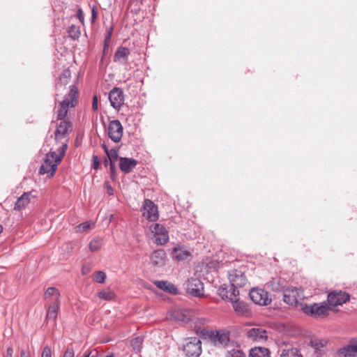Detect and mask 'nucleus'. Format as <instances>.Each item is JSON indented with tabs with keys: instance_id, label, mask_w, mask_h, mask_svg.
Segmentation results:
<instances>
[{
	"instance_id": "40",
	"label": "nucleus",
	"mask_w": 357,
	"mask_h": 357,
	"mask_svg": "<svg viewBox=\"0 0 357 357\" xmlns=\"http://www.w3.org/2000/svg\"><path fill=\"white\" fill-rule=\"evenodd\" d=\"M91 227L90 222H84L83 223L79 224L77 227V230L79 232H84L88 230Z\"/></svg>"
},
{
	"instance_id": "14",
	"label": "nucleus",
	"mask_w": 357,
	"mask_h": 357,
	"mask_svg": "<svg viewBox=\"0 0 357 357\" xmlns=\"http://www.w3.org/2000/svg\"><path fill=\"white\" fill-rule=\"evenodd\" d=\"M349 300V295L342 291H334L328 295V303L331 306H337L345 303Z\"/></svg>"
},
{
	"instance_id": "38",
	"label": "nucleus",
	"mask_w": 357,
	"mask_h": 357,
	"mask_svg": "<svg viewBox=\"0 0 357 357\" xmlns=\"http://www.w3.org/2000/svg\"><path fill=\"white\" fill-rule=\"evenodd\" d=\"M106 275L102 271H97L94 273V280L98 283H104Z\"/></svg>"
},
{
	"instance_id": "1",
	"label": "nucleus",
	"mask_w": 357,
	"mask_h": 357,
	"mask_svg": "<svg viewBox=\"0 0 357 357\" xmlns=\"http://www.w3.org/2000/svg\"><path fill=\"white\" fill-rule=\"evenodd\" d=\"M67 148V143L63 142L58 149V154L55 151H50V153L46 154L44 161L40 168V174H47V176L49 178L53 176L58 165L65 155Z\"/></svg>"
},
{
	"instance_id": "15",
	"label": "nucleus",
	"mask_w": 357,
	"mask_h": 357,
	"mask_svg": "<svg viewBox=\"0 0 357 357\" xmlns=\"http://www.w3.org/2000/svg\"><path fill=\"white\" fill-rule=\"evenodd\" d=\"M187 291L194 296H201L204 294V285L198 278H191L187 282Z\"/></svg>"
},
{
	"instance_id": "22",
	"label": "nucleus",
	"mask_w": 357,
	"mask_h": 357,
	"mask_svg": "<svg viewBox=\"0 0 357 357\" xmlns=\"http://www.w3.org/2000/svg\"><path fill=\"white\" fill-rule=\"evenodd\" d=\"M158 288L172 294H177V288L174 284L167 280H158L154 282Z\"/></svg>"
},
{
	"instance_id": "49",
	"label": "nucleus",
	"mask_w": 357,
	"mask_h": 357,
	"mask_svg": "<svg viewBox=\"0 0 357 357\" xmlns=\"http://www.w3.org/2000/svg\"><path fill=\"white\" fill-rule=\"evenodd\" d=\"M91 14L92 21H94L97 18V11L95 7H93Z\"/></svg>"
},
{
	"instance_id": "41",
	"label": "nucleus",
	"mask_w": 357,
	"mask_h": 357,
	"mask_svg": "<svg viewBox=\"0 0 357 357\" xmlns=\"http://www.w3.org/2000/svg\"><path fill=\"white\" fill-rule=\"evenodd\" d=\"M41 357H52V351L49 346H45L42 351Z\"/></svg>"
},
{
	"instance_id": "4",
	"label": "nucleus",
	"mask_w": 357,
	"mask_h": 357,
	"mask_svg": "<svg viewBox=\"0 0 357 357\" xmlns=\"http://www.w3.org/2000/svg\"><path fill=\"white\" fill-rule=\"evenodd\" d=\"M183 351L188 357H199L202 353V342L199 337H188L183 345Z\"/></svg>"
},
{
	"instance_id": "7",
	"label": "nucleus",
	"mask_w": 357,
	"mask_h": 357,
	"mask_svg": "<svg viewBox=\"0 0 357 357\" xmlns=\"http://www.w3.org/2000/svg\"><path fill=\"white\" fill-rule=\"evenodd\" d=\"M73 130V124L69 121L63 120L58 124L54 132V138L56 142L65 139V142L68 144V137Z\"/></svg>"
},
{
	"instance_id": "28",
	"label": "nucleus",
	"mask_w": 357,
	"mask_h": 357,
	"mask_svg": "<svg viewBox=\"0 0 357 357\" xmlns=\"http://www.w3.org/2000/svg\"><path fill=\"white\" fill-rule=\"evenodd\" d=\"M174 257L178 260H184L190 256V252L183 248H174L173 249Z\"/></svg>"
},
{
	"instance_id": "30",
	"label": "nucleus",
	"mask_w": 357,
	"mask_h": 357,
	"mask_svg": "<svg viewBox=\"0 0 357 357\" xmlns=\"http://www.w3.org/2000/svg\"><path fill=\"white\" fill-rule=\"evenodd\" d=\"M327 342L325 340H319V339H312L310 341V344L312 348L314 349L315 352L320 354L321 349L324 347L326 344Z\"/></svg>"
},
{
	"instance_id": "21",
	"label": "nucleus",
	"mask_w": 357,
	"mask_h": 357,
	"mask_svg": "<svg viewBox=\"0 0 357 357\" xmlns=\"http://www.w3.org/2000/svg\"><path fill=\"white\" fill-rule=\"evenodd\" d=\"M234 311L239 315L248 316L250 314L248 305L243 301H239L237 297L231 301Z\"/></svg>"
},
{
	"instance_id": "13",
	"label": "nucleus",
	"mask_w": 357,
	"mask_h": 357,
	"mask_svg": "<svg viewBox=\"0 0 357 357\" xmlns=\"http://www.w3.org/2000/svg\"><path fill=\"white\" fill-rule=\"evenodd\" d=\"M142 215L149 221H155L158 218V208L152 201L144 200Z\"/></svg>"
},
{
	"instance_id": "19",
	"label": "nucleus",
	"mask_w": 357,
	"mask_h": 357,
	"mask_svg": "<svg viewBox=\"0 0 357 357\" xmlns=\"http://www.w3.org/2000/svg\"><path fill=\"white\" fill-rule=\"evenodd\" d=\"M138 162L137 160L130 158H123L121 157L119 158V167L120 169L127 174L131 172L133 169L135 168Z\"/></svg>"
},
{
	"instance_id": "12",
	"label": "nucleus",
	"mask_w": 357,
	"mask_h": 357,
	"mask_svg": "<svg viewBox=\"0 0 357 357\" xmlns=\"http://www.w3.org/2000/svg\"><path fill=\"white\" fill-rule=\"evenodd\" d=\"M108 136L114 142H119L123 136V128L119 120H112L109 123Z\"/></svg>"
},
{
	"instance_id": "35",
	"label": "nucleus",
	"mask_w": 357,
	"mask_h": 357,
	"mask_svg": "<svg viewBox=\"0 0 357 357\" xmlns=\"http://www.w3.org/2000/svg\"><path fill=\"white\" fill-rule=\"evenodd\" d=\"M68 32L69 34V37L74 40L79 38L80 36L79 28V26H77L75 25L70 26L68 29Z\"/></svg>"
},
{
	"instance_id": "46",
	"label": "nucleus",
	"mask_w": 357,
	"mask_h": 357,
	"mask_svg": "<svg viewBox=\"0 0 357 357\" xmlns=\"http://www.w3.org/2000/svg\"><path fill=\"white\" fill-rule=\"evenodd\" d=\"M111 36H112V30L109 31L107 32V34L105 37V47L107 46L108 45V43H109V40H110V38H111Z\"/></svg>"
},
{
	"instance_id": "36",
	"label": "nucleus",
	"mask_w": 357,
	"mask_h": 357,
	"mask_svg": "<svg viewBox=\"0 0 357 357\" xmlns=\"http://www.w3.org/2000/svg\"><path fill=\"white\" fill-rule=\"evenodd\" d=\"M102 245V241L100 238H94L89 243V249L91 252L98 250Z\"/></svg>"
},
{
	"instance_id": "25",
	"label": "nucleus",
	"mask_w": 357,
	"mask_h": 357,
	"mask_svg": "<svg viewBox=\"0 0 357 357\" xmlns=\"http://www.w3.org/2000/svg\"><path fill=\"white\" fill-rule=\"evenodd\" d=\"M59 309V301H54L49 307L46 315L47 319H52L54 321L58 315V311Z\"/></svg>"
},
{
	"instance_id": "24",
	"label": "nucleus",
	"mask_w": 357,
	"mask_h": 357,
	"mask_svg": "<svg viewBox=\"0 0 357 357\" xmlns=\"http://www.w3.org/2000/svg\"><path fill=\"white\" fill-rule=\"evenodd\" d=\"M249 357H271V352L266 347H256L250 349Z\"/></svg>"
},
{
	"instance_id": "55",
	"label": "nucleus",
	"mask_w": 357,
	"mask_h": 357,
	"mask_svg": "<svg viewBox=\"0 0 357 357\" xmlns=\"http://www.w3.org/2000/svg\"><path fill=\"white\" fill-rule=\"evenodd\" d=\"M84 357H89V356H84Z\"/></svg>"
},
{
	"instance_id": "17",
	"label": "nucleus",
	"mask_w": 357,
	"mask_h": 357,
	"mask_svg": "<svg viewBox=\"0 0 357 357\" xmlns=\"http://www.w3.org/2000/svg\"><path fill=\"white\" fill-rule=\"evenodd\" d=\"M218 295L222 298L225 300H229L230 301L235 299L239 294L238 290L235 289V288L231 286L230 288H228L225 284L222 285L218 289Z\"/></svg>"
},
{
	"instance_id": "8",
	"label": "nucleus",
	"mask_w": 357,
	"mask_h": 357,
	"mask_svg": "<svg viewBox=\"0 0 357 357\" xmlns=\"http://www.w3.org/2000/svg\"><path fill=\"white\" fill-rule=\"evenodd\" d=\"M249 295L250 299L255 303L260 305H267L271 301V298H269L268 292L262 289L252 288Z\"/></svg>"
},
{
	"instance_id": "5",
	"label": "nucleus",
	"mask_w": 357,
	"mask_h": 357,
	"mask_svg": "<svg viewBox=\"0 0 357 357\" xmlns=\"http://www.w3.org/2000/svg\"><path fill=\"white\" fill-rule=\"evenodd\" d=\"M211 340L216 347L226 348L233 345L234 342L229 338V332L217 331L211 335Z\"/></svg>"
},
{
	"instance_id": "52",
	"label": "nucleus",
	"mask_w": 357,
	"mask_h": 357,
	"mask_svg": "<svg viewBox=\"0 0 357 357\" xmlns=\"http://www.w3.org/2000/svg\"><path fill=\"white\" fill-rule=\"evenodd\" d=\"M20 357H31L29 354L26 352L24 350L21 351Z\"/></svg>"
},
{
	"instance_id": "20",
	"label": "nucleus",
	"mask_w": 357,
	"mask_h": 357,
	"mask_svg": "<svg viewBox=\"0 0 357 357\" xmlns=\"http://www.w3.org/2000/svg\"><path fill=\"white\" fill-rule=\"evenodd\" d=\"M31 197H35V196L32 195L31 192L23 193L15 202V210L22 211L30 203Z\"/></svg>"
},
{
	"instance_id": "27",
	"label": "nucleus",
	"mask_w": 357,
	"mask_h": 357,
	"mask_svg": "<svg viewBox=\"0 0 357 357\" xmlns=\"http://www.w3.org/2000/svg\"><path fill=\"white\" fill-rule=\"evenodd\" d=\"M280 357H303V356L297 348L289 347L282 350Z\"/></svg>"
},
{
	"instance_id": "37",
	"label": "nucleus",
	"mask_w": 357,
	"mask_h": 357,
	"mask_svg": "<svg viewBox=\"0 0 357 357\" xmlns=\"http://www.w3.org/2000/svg\"><path fill=\"white\" fill-rule=\"evenodd\" d=\"M226 357H245V354L240 349H231L227 351Z\"/></svg>"
},
{
	"instance_id": "44",
	"label": "nucleus",
	"mask_w": 357,
	"mask_h": 357,
	"mask_svg": "<svg viewBox=\"0 0 357 357\" xmlns=\"http://www.w3.org/2000/svg\"><path fill=\"white\" fill-rule=\"evenodd\" d=\"M92 108L94 111L98 110V97L97 96H94L93 98V102H92Z\"/></svg>"
},
{
	"instance_id": "33",
	"label": "nucleus",
	"mask_w": 357,
	"mask_h": 357,
	"mask_svg": "<svg viewBox=\"0 0 357 357\" xmlns=\"http://www.w3.org/2000/svg\"><path fill=\"white\" fill-rule=\"evenodd\" d=\"M98 296L105 301H112L114 298V293L112 291H100L98 293Z\"/></svg>"
},
{
	"instance_id": "42",
	"label": "nucleus",
	"mask_w": 357,
	"mask_h": 357,
	"mask_svg": "<svg viewBox=\"0 0 357 357\" xmlns=\"http://www.w3.org/2000/svg\"><path fill=\"white\" fill-rule=\"evenodd\" d=\"M70 71L68 70H65L60 77L61 82H63L64 84H66L68 82L67 79L70 77Z\"/></svg>"
},
{
	"instance_id": "18",
	"label": "nucleus",
	"mask_w": 357,
	"mask_h": 357,
	"mask_svg": "<svg viewBox=\"0 0 357 357\" xmlns=\"http://www.w3.org/2000/svg\"><path fill=\"white\" fill-rule=\"evenodd\" d=\"M167 256L162 249L154 250L150 255L151 264L155 266H162L165 264Z\"/></svg>"
},
{
	"instance_id": "32",
	"label": "nucleus",
	"mask_w": 357,
	"mask_h": 357,
	"mask_svg": "<svg viewBox=\"0 0 357 357\" xmlns=\"http://www.w3.org/2000/svg\"><path fill=\"white\" fill-rule=\"evenodd\" d=\"M102 147L105 149V151L106 152L109 159L110 160L111 163L117 160L119 154L116 149H112L109 151L105 144H103Z\"/></svg>"
},
{
	"instance_id": "39",
	"label": "nucleus",
	"mask_w": 357,
	"mask_h": 357,
	"mask_svg": "<svg viewBox=\"0 0 357 357\" xmlns=\"http://www.w3.org/2000/svg\"><path fill=\"white\" fill-rule=\"evenodd\" d=\"M185 313L183 311H178L176 315V319L183 322L188 321L190 319Z\"/></svg>"
},
{
	"instance_id": "53",
	"label": "nucleus",
	"mask_w": 357,
	"mask_h": 357,
	"mask_svg": "<svg viewBox=\"0 0 357 357\" xmlns=\"http://www.w3.org/2000/svg\"><path fill=\"white\" fill-rule=\"evenodd\" d=\"M3 231V227L0 225V234Z\"/></svg>"
},
{
	"instance_id": "29",
	"label": "nucleus",
	"mask_w": 357,
	"mask_h": 357,
	"mask_svg": "<svg viewBox=\"0 0 357 357\" xmlns=\"http://www.w3.org/2000/svg\"><path fill=\"white\" fill-rule=\"evenodd\" d=\"M340 353L344 355L346 357L355 356L357 353V344L347 345L340 350Z\"/></svg>"
},
{
	"instance_id": "9",
	"label": "nucleus",
	"mask_w": 357,
	"mask_h": 357,
	"mask_svg": "<svg viewBox=\"0 0 357 357\" xmlns=\"http://www.w3.org/2000/svg\"><path fill=\"white\" fill-rule=\"evenodd\" d=\"M304 297L303 291L296 287H288L283 290V301L291 305H295Z\"/></svg>"
},
{
	"instance_id": "6",
	"label": "nucleus",
	"mask_w": 357,
	"mask_h": 357,
	"mask_svg": "<svg viewBox=\"0 0 357 357\" xmlns=\"http://www.w3.org/2000/svg\"><path fill=\"white\" fill-rule=\"evenodd\" d=\"M150 229L153 234V241L155 243L164 245L168 241V231L162 225L155 223L151 227Z\"/></svg>"
},
{
	"instance_id": "54",
	"label": "nucleus",
	"mask_w": 357,
	"mask_h": 357,
	"mask_svg": "<svg viewBox=\"0 0 357 357\" xmlns=\"http://www.w3.org/2000/svg\"><path fill=\"white\" fill-rule=\"evenodd\" d=\"M82 273H83V274H86V270H84V268L82 269Z\"/></svg>"
},
{
	"instance_id": "10",
	"label": "nucleus",
	"mask_w": 357,
	"mask_h": 357,
	"mask_svg": "<svg viewBox=\"0 0 357 357\" xmlns=\"http://www.w3.org/2000/svg\"><path fill=\"white\" fill-rule=\"evenodd\" d=\"M108 98L111 106L116 111H119L124 103V94L121 89L114 87L109 93Z\"/></svg>"
},
{
	"instance_id": "11",
	"label": "nucleus",
	"mask_w": 357,
	"mask_h": 357,
	"mask_svg": "<svg viewBox=\"0 0 357 357\" xmlns=\"http://www.w3.org/2000/svg\"><path fill=\"white\" fill-rule=\"evenodd\" d=\"M228 277L231 286L236 290L239 287H244L248 282L246 276L241 270L230 271Z\"/></svg>"
},
{
	"instance_id": "31",
	"label": "nucleus",
	"mask_w": 357,
	"mask_h": 357,
	"mask_svg": "<svg viewBox=\"0 0 357 357\" xmlns=\"http://www.w3.org/2000/svg\"><path fill=\"white\" fill-rule=\"evenodd\" d=\"M51 296H55V301H59V291L55 287H48L44 294V298L47 299Z\"/></svg>"
},
{
	"instance_id": "23",
	"label": "nucleus",
	"mask_w": 357,
	"mask_h": 357,
	"mask_svg": "<svg viewBox=\"0 0 357 357\" xmlns=\"http://www.w3.org/2000/svg\"><path fill=\"white\" fill-rule=\"evenodd\" d=\"M130 54V50L127 47H121L116 51L114 61L121 63H125L128 61V56Z\"/></svg>"
},
{
	"instance_id": "34",
	"label": "nucleus",
	"mask_w": 357,
	"mask_h": 357,
	"mask_svg": "<svg viewBox=\"0 0 357 357\" xmlns=\"http://www.w3.org/2000/svg\"><path fill=\"white\" fill-rule=\"evenodd\" d=\"M143 340L140 337H136L131 340L130 344L133 350L136 352H139L141 350Z\"/></svg>"
},
{
	"instance_id": "47",
	"label": "nucleus",
	"mask_w": 357,
	"mask_h": 357,
	"mask_svg": "<svg viewBox=\"0 0 357 357\" xmlns=\"http://www.w3.org/2000/svg\"><path fill=\"white\" fill-rule=\"evenodd\" d=\"M98 351L96 349H93L88 354L85 355V356L89 357H98Z\"/></svg>"
},
{
	"instance_id": "45",
	"label": "nucleus",
	"mask_w": 357,
	"mask_h": 357,
	"mask_svg": "<svg viewBox=\"0 0 357 357\" xmlns=\"http://www.w3.org/2000/svg\"><path fill=\"white\" fill-rule=\"evenodd\" d=\"M93 168L98 169V166H99L98 157L96 155H93Z\"/></svg>"
},
{
	"instance_id": "43",
	"label": "nucleus",
	"mask_w": 357,
	"mask_h": 357,
	"mask_svg": "<svg viewBox=\"0 0 357 357\" xmlns=\"http://www.w3.org/2000/svg\"><path fill=\"white\" fill-rule=\"evenodd\" d=\"M74 356H75L74 350L71 347L67 348V349L66 350V351L63 354V357H74Z\"/></svg>"
},
{
	"instance_id": "3",
	"label": "nucleus",
	"mask_w": 357,
	"mask_h": 357,
	"mask_svg": "<svg viewBox=\"0 0 357 357\" xmlns=\"http://www.w3.org/2000/svg\"><path fill=\"white\" fill-rule=\"evenodd\" d=\"M302 310L307 315L314 317H324L328 314L329 310L326 303H314L310 305H303Z\"/></svg>"
},
{
	"instance_id": "48",
	"label": "nucleus",
	"mask_w": 357,
	"mask_h": 357,
	"mask_svg": "<svg viewBox=\"0 0 357 357\" xmlns=\"http://www.w3.org/2000/svg\"><path fill=\"white\" fill-rule=\"evenodd\" d=\"M77 16H78V18L79 20V21L83 23L84 22V14H83V12L81 9H79L78 11H77Z\"/></svg>"
},
{
	"instance_id": "16",
	"label": "nucleus",
	"mask_w": 357,
	"mask_h": 357,
	"mask_svg": "<svg viewBox=\"0 0 357 357\" xmlns=\"http://www.w3.org/2000/svg\"><path fill=\"white\" fill-rule=\"evenodd\" d=\"M248 339L259 342H264L268 339V332L262 328H252L246 332Z\"/></svg>"
},
{
	"instance_id": "26",
	"label": "nucleus",
	"mask_w": 357,
	"mask_h": 357,
	"mask_svg": "<svg viewBox=\"0 0 357 357\" xmlns=\"http://www.w3.org/2000/svg\"><path fill=\"white\" fill-rule=\"evenodd\" d=\"M266 286L274 291H280L284 290V281L279 278H272L266 283Z\"/></svg>"
},
{
	"instance_id": "51",
	"label": "nucleus",
	"mask_w": 357,
	"mask_h": 357,
	"mask_svg": "<svg viewBox=\"0 0 357 357\" xmlns=\"http://www.w3.org/2000/svg\"><path fill=\"white\" fill-rule=\"evenodd\" d=\"M13 354V350L11 347H8L7 349L6 356L5 357H12Z\"/></svg>"
},
{
	"instance_id": "2",
	"label": "nucleus",
	"mask_w": 357,
	"mask_h": 357,
	"mask_svg": "<svg viewBox=\"0 0 357 357\" xmlns=\"http://www.w3.org/2000/svg\"><path fill=\"white\" fill-rule=\"evenodd\" d=\"M78 89L76 86L72 85L70 91L64 97L56 111L58 119L63 120L66 118L70 107H75L77 103Z\"/></svg>"
},
{
	"instance_id": "50",
	"label": "nucleus",
	"mask_w": 357,
	"mask_h": 357,
	"mask_svg": "<svg viewBox=\"0 0 357 357\" xmlns=\"http://www.w3.org/2000/svg\"><path fill=\"white\" fill-rule=\"evenodd\" d=\"M107 192L109 195H112L114 194L113 188L108 183L107 184Z\"/></svg>"
}]
</instances>
